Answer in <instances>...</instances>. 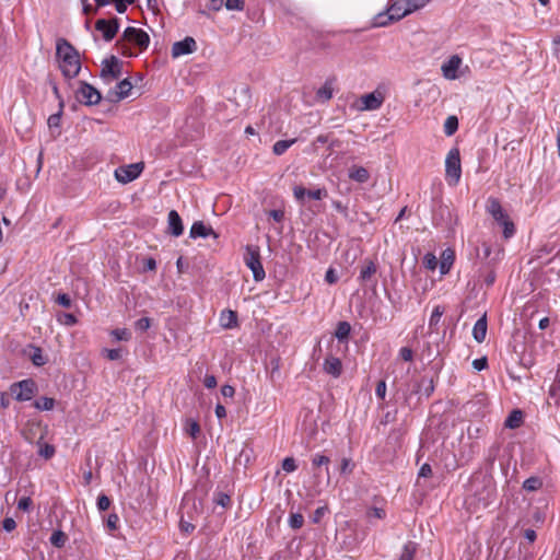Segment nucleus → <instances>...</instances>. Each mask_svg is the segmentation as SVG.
Returning a JSON list of instances; mask_svg holds the SVG:
<instances>
[{"label":"nucleus","instance_id":"nucleus-1","mask_svg":"<svg viewBox=\"0 0 560 560\" xmlns=\"http://www.w3.org/2000/svg\"><path fill=\"white\" fill-rule=\"evenodd\" d=\"M56 56L60 60V70L66 78L73 79L79 74L81 70L80 55L66 38L57 40Z\"/></svg>","mask_w":560,"mask_h":560},{"label":"nucleus","instance_id":"nucleus-2","mask_svg":"<svg viewBox=\"0 0 560 560\" xmlns=\"http://www.w3.org/2000/svg\"><path fill=\"white\" fill-rule=\"evenodd\" d=\"M487 211L493 220L503 226V236L510 238L515 233V225L501 206L499 199L490 197L487 201Z\"/></svg>","mask_w":560,"mask_h":560},{"label":"nucleus","instance_id":"nucleus-3","mask_svg":"<svg viewBox=\"0 0 560 560\" xmlns=\"http://www.w3.org/2000/svg\"><path fill=\"white\" fill-rule=\"evenodd\" d=\"M445 176L450 185H457L462 176L460 153L458 148L448 151L445 160Z\"/></svg>","mask_w":560,"mask_h":560},{"label":"nucleus","instance_id":"nucleus-4","mask_svg":"<svg viewBox=\"0 0 560 560\" xmlns=\"http://www.w3.org/2000/svg\"><path fill=\"white\" fill-rule=\"evenodd\" d=\"M244 262L252 270L255 281H261L265 279L266 272L260 261L259 247L247 245L244 254Z\"/></svg>","mask_w":560,"mask_h":560},{"label":"nucleus","instance_id":"nucleus-5","mask_svg":"<svg viewBox=\"0 0 560 560\" xmlns=\"http://www.w3.org/2000/svg\"><path fill=\"white\" fill-rule=\"evenodd\" d=\"M37 392V384L32 378L22 380L10 385V394L18 401H27Z\"/></svg>","mask_w":560,"mask_h":560},{"label":"nucleus","instance_id":"nucleus-6","mask_svg":"<svg viewBox=\"0 0 560 560\" xmlns=\"http://www.w3.org/2000/svg\"><path fill=\"white\" fill-rule=\"evenodd\" d=\"M408 9H406L405 0H396L394 1L387 10V15L381 13L376 16L375 25L376 26H385L388 22L399 21L400 19L408 15Z\"/></svg>","mask_w":560,"mask_h":560},{"label":"nucleus","instance_id":"nucleus-7","mask_svg":"<svg viewBox=\"0 0 560 560\" xmlns=\"http://www.w3.org/2000/svg\"><path fill=\"white\" fill-rule=\"evenodd\" d=\"M77 98L80 103L92 106L101 102L102 95L98 90L85 81L80 82V88L77 91Z\"/></svg>","mask_w":560,"mask_h":560},{"label":"nucleus","instance_id":"nucleus-8","mask_svg":"<svg viewBox=\"0 0 560 560\" xmlns=\"http://www.w3.org/2000/svg\"><path fill=\"white\" fill-rule=\"evenodd\" d=\"M122 39L139 47L140 51L145 50L150 44V36L141 28L128 26L122 33Z\"/></svg>","mask_w":560,"mask_h":560},{"label":"nucleus","instance_id":"nucleus-9","mask_svg":"<svg viewBox=\"0 0 560 560\" xmlns=\"http://www.w3.org/2000/svg\"><path fill=\"white\" fill-rule=\"evenodd\" d=\"M122 74V62L116 57L110 56L103 60L101 77L104 80H118Z\"/></svg>","mask_w":560,"mask_h":560},{"label":"nucleus","instance_id":"nucleus-10","mask_svg":"<svg viewBox=\"0 0 560 560\" xmlns=\"http://www.w3.org/2000/svg\"><path fill=\"white\" fill-rule=\"evenodd\" d=\"M143 171L142 163L129 164L126 166H119L115 170V178L122 184L130 183L138 178Z\"/></svg>","mask_w":560,"mask_h":560},{"label":"nucleus","instance_id":"nucleus-11","mask_svg":"<svg viewBox=\"0 0 560 560\" xmlns=\"http://www.w3.org/2000/svg\"><path fill=\"white\" fill-rule=\"evenodd\" d=\"M95 30L102 32L103 38L110 42L115 38L119 30V22L117 18L112 20L100 19L95 23Z\"/></svg>","mask_w":560,"mask_h":560},{"label":"nucleus","instance_id":"nucleus-12","mask_svg":"<svg viewBox=\"0 0 560 560\" xmlns=\"http://www.w3.org/2000/svg\"><path fill=\"white\" fill-rule=\"evenodd\" d=\"M132 90V84L129 79L119 81L116 86L109 90L106 94V98L109 102H119L129 96Z\"/></svg>","mask_w":560,"mask_h":560},{"label":"nucleus","instance_id":"nucleus-13","mask_svg":"<svg viewBox=\"0 0 560 560\" xmlns=\"http://www.w3.org/2000/svg\"><path fill=\"white\" fill-rule=\"evenodd\" d=\"M377 272V265L375 261L371 259H364L360 267V275L358 280L362 284H373L376 285L375 275Z\"/></svg>","mask_w":560,"mask_h":560},{"label":"nucleus","instance_id":"nucleus-14","mask_svg":"<svg viewBox=\"0 0 560 560\" xmlns=\"http://www.w3.org/2000/svg\"><path fill=\"white\" fill-rule=\"evenodd\" d=\"M197 50V43L196 40L187 36L183 40L175 42L172 46V56L174 58L183 56V55H189Z\"/></svg>","mask_w":560,"mask_h":560},{"label":"nucleus","instance_id":"nucleus-15","mask_svg":"<svg viewBox=\"0 0 560 560\" xmlns=\"http://www.w3.org/2000/svg\"><path fill=\"white\" fill-rule=\"evenodd\" d=\"M434 388V378L423 375L419 381L416 382L412 393L429 398L433 394Z\"/></svg>","mask_w":560,"mask_h":560},{"label":"nucleus","instance_id":"nucleus-16","mask_svg":"<svg viewBox=\"0 0 560 560\" xmlns=\"http://www.w3.org/2000/svg\"><path fill=\"white\" fill-rule=\"evenodd\" d=\"M462 65V58L458 55L452 56L441 67L442 73L445 79L455 80L458 78L457 71Z\"/></svg>","mask_w":560,"mask_h":560},{"label":"nucleus","instance_id":"nucleus-17","mask_svg":"<svg viewBox=\"0 0 560 560\" xmlns=\"http://www.w3.org/2000/svg\"><path fill=\"white\" fill-rule=\"evenodd\" d=\"M361 102H362V106H361L362 110H375L382 106V104L384 102V97H383L382 93H380V92H372V93L362 95Z\"/></svg>","mask_w":560,"mask_h":560},{"label":"nucleus","instance_id":"nucleus-18","mask_svg":"<svg viewBox=\"0 0 560 560\" xmlns=\"http://www.w3.org/2000/svg\"><path fill=\"white\" fill-rule=\"evenodd\" d=\"M168 232L173 236H180L184 232L182 218L176 210H171L167 215Z\"/></svg>","mask_w":560,"mask_h":560},{"label":"nucleus","instance_id":"nucleus-19","mask_svg":"<svg viewBox=\"0 0 560 560\" xmlns=\"http://www.w3.org/2000/svg\"><path fill=\"white\" fill-rule=\"evenodd\" d=\"M212 235L214 238L218 237V234L213 231L211 226H207L202 221H196L190 228L189 237H208Z\"/></svg>","mask_w":560,"mask_h":560},{"label":"nucleus","instance_id":"nucleus-20","mask_svg":"<svg viewBox=\"0 0 560 560\" xmlns=\"http://www.w3.org/2000/svg\"><path fill=\"white\" fill-rule=\"evenodd\" d=\"M323 368L327 374H329L334 377H339L342 373L341 360L334 355H328L325 359Z\"/></svg>","mask_w":560,"mask_h":560},{"label":"nucleus","instance_id":"nucleus-21","mask_svg":"<svg viewBox=\"0 0 560 560\" xmlns=\"http://www.w3.org/2000/svg\"><path fill=\"white\" fill-rule=\"evenodd\" d=\"M348 176L351 180L360 184H364L370 179L369 171L365 167L359 165H352L349 168Z\"/></svg>","mask_w":560,"mask_h":560},{"label":"nucleus","instance_id":"nucleus-22","mask_svg":"<svg viewBox=\"0 0 560 560\" xmlns=\"http://www.w3.org/2000/svg\"><path fill=\"white\" fill-rule=\"evenodd\" d=\"M474 339L481 343L485 341L487 336V316L486 314L481 316L474 325L472 328Z\"/></svg>","mask_w":560,"mask_h":560},{"label":"nucleus","instance_id":"nucleus-23","mask_svg":"<svg viewBox=\"0 0 560 560\" xmlns=\"http://www.w3.org/2000/svg\"><path fill=\"white\" fill-rule=\"evenodd\" d=\"M281 359L279 355L270 357L267 363V370L271 382H276L280 378Z\"/></svg>","mask_w":560,"mask_h":560},{"label":"nucleus","instance_id":"nucleus-24","mask_svg":"<svg viewBox=\"0 0 560 560\" xmlns=\"http://www.w3.org/2000/svg\"><path fill=\"white\" fill-rule=\"evenodd\" d=\"M220 324L225 329H231L237 326V314L234 311H223L220 316Z\"/></svg>","mask_w":560,"mask_h":560},{"label":"nucleus","instance_id":"nucleus-25","mask_svg":"<svg viewBox=\"0 0 560 560\" xmlns=\"http://www.w3.org/2000/svg\"><path fill=\"white\" fill-rule=\"evenodd\" d=\"M350 332L351 325L348 322L342 320L337 324L334 336L338 339L339 342H345L348 340Z\"/></svg>","mask_w":560,"mask_h":560},{"label":"nucleus","instance_id":"nucleus-26","mask_svg":"<svg viewBox=\"0 0 560 560\" xmlns=\"http://www.w3.org/2000/svg\"><path fill=\"white\" fill-rule=\"evenodd\" d=\"M523 423V412L518 409L511 411L504 421L505 428L516 429Z\"/></svg>","mask_w":560,"mask_h":560},{"label":"nucleus","instance_id":"nucleus-27","mask_svg":"<svg viewBox=\"0 0 560 560\" xmlns=\"http://www.w3.org/2000/svg\"><path fill=\"white\" fill-rule=\"evenodd\" d=\"M416 551L417 545L413 541H408L404 545L398 560H413Z\"/></svg>","mask_w":560,"mask_h":560},{"label":"nucleus","instance_id":"nucleus-28","mask_svg":"<svg viewBox=\"0 0 560 560\" xmlns=\"http://www.w3.org/2000/svg\"><path fill=\"white\" fill-rule=\"evenodd\" d=\"M458 129V118L451 115L444 122V133L448 137L453 136Z\"/></svg>","mask_w":560,"mask_h":560},{"label":"nucleus","instance_id":"nucleus-29","mask_svg":"<svg viewBox=\"0 0 560 560\" xmlns=\"http://www.w3.org/2000/svg\"><path fill=\"white\" fill-rule=\"evenodd\" d=\"M50 544L57 548L65 547L68 536L62 530H54V533L50 536Z\"/></svg>","mask_w":560,"mask_h":560},{"label":"nucleus","instance_id":"nucleus-30","mask_svg":"<svg viewBox=\"0 0 560 560\" xmlns=\"http://www.w3.org/2000/svg\"><path fill=\"white\" fill-rule=\"evenodd\" d=\"M34 407L43 411L51 410L55 407V399L50 397H40L34 401Z\"/></svg>","mask_w":560,"mask_h":560},{"label":"nucleus","instance_id":"nucleus-31","mask_svg":"<svg viewBox=\"0 0 560 560\" xmlns=\"http://www.w3.org/2000/svg\"><path fill=\"white\" fill-rule=\"evenodd\" d=\"M295 139L291 140H279L272 147V152L276 155H282L293 143H295Z\"/></svg>","mask_w":560,"mask_h":560},{"label":"nucleus","instance_id":"nucleus-32","mask_svg":"<svg viewBox=\"0 0 560 560\" xmlns=\"http://www.w3.org/2000/svg\"><path fill=\"white\" fill-rule=\"evenodd\" d=\"M62 109H63V102H60L58 113L49 116L47 124H48V127L50 130L58 129L60 127Z\"/></svg>","mask_w":560,"mask_h":560},{"label":"nucleus","instance_id":"nucleus-33","mask_svg":"<svg viewBox=\"0 0 560 560\" xmlns=\"http://www.w3.org/2000/svg\"><path fill=\"white\" fill-rule=\"evenodd\" d=\"M31 360L34 365L43 366L47 363V359L43 355V351L38 347H33V353L31 354Z\"/></svg>","mask_w":560,"mask_h":560},{"label":"nucleus","instance_id":"nucleus-34","mask_svg":"<svg viewBox=\"0 0 560 560\" xmlns=\"http://www.w3.org/2000/svg\"><path fill=\"white\" fill-rule=\"evenodd\" d=\"M288 523L292 529H300L304 525V516L301 513H291Z\"/></svg>","mask_w":560,"mask_h":560},{"label":"nucleus","instance_id":"nucleus-35","mask_svg":"<svg viewBox=\"0 0 560 560\" xmlns=\"http://www.w3.org/2000/svg\"><path fill=\"white\" fill-rule=\"evenodd\" d=\"M430 0H405L406 9H408V13H412L419 9L424 8Z\"/></svg>","mask_w":560,"mask_h":560},{"label":"nucleus","instance_id":"nucleus-36","mask_svg":"<svg viewBox=\"0 0 560 560\" xmlns=\"http://www.w3.org/2000/svg\"><path fill=\"white\" fill-rule=\"evenodd\" d=\"M213 502L217 505H220L223 509H226L231 505V498L229 494H226L224 492H217V493H214Z\"/></svg>","mask_w":560,"mask_h":560},{"label":"nucleus","instance_id":"nucleus-37","mask_svg":"<svg viewBox=\"0 0 560 560\" xmlns=\"http://www.w3.org/2000/svg\"><path fill=\"white\" fill-rule=\"evenodd\" d=\"M116 47L119 50V52L125 57L137 56L127 44V40L122 39V37L116 42Z\"/></svg>","mask_w":560,"mask_h":560},{"label":"nucleus","instance_id":"nucleus-38","mask_svg":"<svg viewBox=\"0 0 560 560\" xmlns=\"http://www.w3.org/2000/svg\"><path fill=\"white\" fill-rule=\"evenodd\" d=\"M329 463H330V458L328 456H326V455L315 454L312 457V465L314 467L326 466L327 474L329 472V470H328Z\"/></svg>","mask_w":560,"mask_h":560},{"label":"nucleus","instance_id":"nucleus-39","mask_svg":"<svg viewBox=\"0 0 560 560\" xmlns=\"http://www.w3.org/2000/svg\"><path fill=\"white\" fill-rule=\"evenodd\" d=\"M112 336L118 341H128L131 338V332L127 328H117L112 331Z\"/></svg>","mask_w":560,"mask_h":560},{"label":"nucleus","instance_id":"nucleus-40","mask_svg":"<svg viewBox=\"0 0 560 560\" xmlns=\"http://www.w3.org/2000/svg\"><path fill=\"white\" fill-rule=\"evenodd\" d=\"M541 485H542V482L539 478L530 477L524 481L523 488L527 491H535V490L539 489L541 487Z\"/></svg>","mask_w":560,"mask_h":560},{"label":"nucleus","instance_id":"nucleus-41","mask_svg":"<svg viewBox=\"0 0 560 560\" xmlns=\"http://www.w3.org/2000/svg\"><path fill=\"white\" fill-rule=\"evenodd\" d=\"M118 524H119V516L116 514V513H110L106 518H105V525H106V528L112 533V532H115L117 528H118Z\"/></svg>","mask_w":560,"mask_h":560},{"label":"nucleus","instance_id":"nucleus-42","mask_svg":"<svg viewBox=\"0 0 560 560\" xmlns=\"http://www.w3.org/2000/svg\"><path fill=\"white\" fill-rule=\"evenodd\" d=\"M55 446L51 444H43L39 446L38 454L39 456L44 457L45 459H49L55 455Z\"/></svg>","mask_w":560,"mask_h":560},{"label":"nucleus","instance_id":"nucleus-43","mask_svg":"<svg viewBox=\"0 0 560 560\" xmlns=\"http://www.w3.org/2000/svg\"><path fill=\"white\" fill-rule=\"evenodd\" d=\"M306 196L314 200H320L327 196V190L325 188L306 189Z\"/></svg>","mask_w":560,"mask_h":560},{"label":"nucleus","instance_id":"nucleus-44","mask_svg":"<svg viewBox=\"0 0 560 560\" xmlns=\"http://www.w3.org/2000/svg\"><path fill=\"white\" fill-rule=\"evenodd\" d=\"M110 499L104 494V493H101L98 497H97V502H96V505H97V509L101 511V512H104V511H107L110 506Z\"/></svg>","mask_w":560,"mask_h":560},{"label":"nucleus","instance_id":"nucleus-45","mask_svg":"<svg viewBox=\"0 0 560 560\" xmlns=\"http://www.w3.org/2000/svg\"><path fill=\"white\" fill-rule=\"evenodd\" d=\"M186 431L195 439L200 432V425L196 420H188Z\"/></svg>","mask_w":560,"mask_h":560},{"label":"nucleus","instance_id":"nucleus-46","mask_svg":"<svg viewBox=\"0 0 560 560\" xmlns=\"http://www.w3.org/2000/svg\"><path fill=\"white\" fill-rule=\"evenodd\" d=\"M55 301L65 308H70L72 305V300L67 293H58Z\"/></svg>","mask_w":560,"mask_h":560},{"label":"nucleus","instance_id":"nucleus-47","mask_svg":"<svg viewBox=\"0 0 560 560\" xmlns=\"http://www.w3.org/2000/svg\"><path fill=\"white\" fill-rule=\"evenodd\" d=\"M298 468L295 459L293 457H285L282 460V469L285 472H293Z\"/></svg>","mask_w":560,"mask_h":560},{"label":"nucleus","instance_id":"nucleus-48","mask_svg":"<svg viewBox=\"0 0 560 560\" xmlns=\"http://www.w3.org/2000/svg\"><path fill=\"white\" fill-rule=\"evenodd\" d=\"M151 326V319L149 317H142V318H139L136 323H135V327L137 330H140V331H147Z\"/></svg>","mask_w":560,"mask_h":560},{"label":"nucleus","instance_id":"nucleus-49","mask_svg":"<svg viewBox=\"0 0 560 560\" xmlns=\"http://www.w3.org/2000/svg\"><path fill=\"white\" fill-rule=\"evenodd\" d=\"M443 313L444 310L440 305L435 306L430 317V326L436 325Z\"/></svg>","mask_w":560,"mask_h":560},{"label":"nucleus","instance_id":"nucleus-50","mask_svg":"<svg viewBox=\"0 0 560 560\" xmlns=\"http://www.w3.org/2000/svg\"><path fill=\"white\" fill-rule=\"evenodd\" d=\"M224 4L228 10L242 11L244 9V0H226Z\"/></svg>","mask_w":560,"mask_h":560},{"label":"nucleus","instance_id":"nucleus-51","mask_svg":"<svg viewBox=\"0 0 560 560\" xmlns=\"http://www.w3.org/2000/svg\"><path fill=\"white\" fill-rule=\"evenodd\" d=\"M368 516L371 518V517H374V518H378V520H383L385 518L386 516V512L384 509H381V508H372L368 511Z\"/></svg>","mask_w":560,"mask_h":560},{"label":"nucleus","instance_id":"nucleus-52","mask_svg":"<svg viewBox=\"0 0 560 560\" xmlns=\"http://www.w3.org/2000/svg\"><path fill=\"white\" fill-rule=\"evenodd\" d=\"M317 97L323 101H328L332 97V91L329 86L325 85L317 91Z\"/></svg>","mask_w":560,"mask_h":560},{"label":"nucleus","instance_id":"nucleus-53","mask_svg":"<svg viewBox=\"0 0 560 560\" xmlns=\"http://www.w3.org/2000/svg\"><path fill=\"white\" fill-rule=\"evenodd\" d=\"M376 397L384 400L386 396V382L384 380L380 381L375 388Z\"/></svg>","mask_w":560,"mask_h":560},{"label":"nucleus","instance_id":"nucleus-54","mask_svg":"<svg viewBox=\"0 0 560 560\" xmlns=\"http://www.w3.org/2000/svg\"><path fill=\"white\" fill-rule=\"evenodd\" d=\"M399 357L406 361V362H409V361H412L413 359V351L411 348H408V347H402L400 350H399Z\"/></svg>","mask_w":560,"mask_h":560},{"label":"nucleus","instance_id":"nucleus-55","mask_svg":"<svg viewBox=\"0 0 560 560\" xmlns=\"http://www.w3.org/2000/svg\"><path fill=\"white\" fill-rule=\"evenodd\" d=\"M32 506V499L30 497H23L19 500L18 502V509L22 510V511H30Z\"/></svg>","mask_w":560,"mask_h":560},{"label":"nucleus","instance_id":"nucleus-56","mask_svg":"<svg viewBox=\"0 0 560 560\" xmlns=\"http://www.w3.org/2000/svg\"><path fill=\"white\" fill-rule=\"evenodd\" d=\"M106 358L110 361H116L121 358L120 349H105Z\"/></svg>","mask_w":560,"mask_h":560},{"label":"nucleus","instance_id":"nucleus-57","mask_svg":"<svg viewBox=\"0 0 560 560\" xmlns=\"http://www.w3.org/2000/svg\"><path fill=\"white\" fill-rule=\"evenodd\" d=\"M488 366L487 358L475 359L472 361V368L477 371H482Z\"/></svg>","mask_w":560,"mask_h":560},{"label":"nucleus","instance_id":"nucleus-58","mask_svg":"<svg viewBox=\"0 0 560 560\" xmlns=\"http://www.w3.org/2000/svg\"><path fill=\"white\" fill-rule=\"evenodd\" d=\"M293 195L298 201L303 202V199L306 196V188L303 186H295L293 188Z\"/></svg>","mask_w":560,"mask_h":560},{"label":"nucleus","instance_id":"nucleus-59","mask_svg":"<svg viewBox=\"0 0 560 560\" xmlns=\"http://www.w3.org/2000/svg\"><path fill=\"white\" fill-rule=\"evenodd\" d=\"M268 215L276 222H281L284 218V212L280 209H272L268 212Z\"/></svg>","mask_w":560,"mask_h":560},{"label":"nucleus","instance_id":"nucleus-60","mask_svg":"<svg viewBox=\"0 0 560 560\" xmlns=\"http://www.w3.org/2000/svg\"><path fill=\"white\" fill-rule=\"evenodd\" d=\"M156 269V261L153 257H148L143 260V270L153 271Z\"/></svg>","mask_w":560,"mask_h":560},{"label":"nucleus","instance_id":"nucleus-61","mask_svg":"<svg viewBox=\"0 0 560 560\" xmlns=\"http://www.w3.org/2000/svg\"><path fill=\"white\" fill-rule=\"evenodd\" d=\"M2 527L5 532H12L16 527V523L12 517H5L2 522Z\"/></svg>","mask_w":560,"mask_h":560},{"label":"nucleus","instance_id":"nucleus-62","mask_svg":"<svg viewBox=\"0 0 560 560\" xmlns=\"http://www.w3.org/2000/svg\"><path fill=\"white\" fill-rule=\"evenodd\" d=\"M432 475V468L428 463H424L418 472V477L428 478Z\"/></svg>","mask_w":560,"mask_h":560},{"label":"nucleus","instance_id":"nucleus-63","mask_svg":"<svg viewBox=\"0 0 560 560\" xmlns=\"http://www.w3.org/2000/svg\"><path fill=\"white\" fill-rule=\"evenodd\" d=\"M326 508L324 506H320V508H317L314 513H313V516H312V522L317 524L320 522L322 517L324 516L325 512H326Z\"/></svg>","mask_w":560,"mask_h":560},{"label":"nucleus","instance_id":"nucleus-64","mask_svg":"<svg viewBox=\"0 0 560 560\" xmlns=\"http://www.w3.org/2000/svg\"><path fill=\"white\" fill-rule=\"evenodd\" d=\"M353 465L351 464V459L349 458H342L340 471L341 474H350L352 471Z\"/></svg>","mask_w":560,"mask_h":560}]
</instances>
